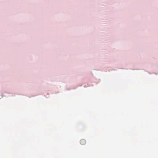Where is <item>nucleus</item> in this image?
Returning <instances> with one entry per match:
<instances>
[{
    "label": "nucleus",
    "mask_w": 158,
    "mask_h": 158,
    "mask_svg": "<svg viewBox=\"0 0 158 158\" xmlns=\"http://www.w3.org/2000/svg\"><path fill=\"white\" fill-rule=\"evenodd\" d=\"M80 143L82 145H84L86 143L85 140L84 139H81L80 141Z\"/></svg>",
    "instance_id": "obj_1"
}]
</instances>
